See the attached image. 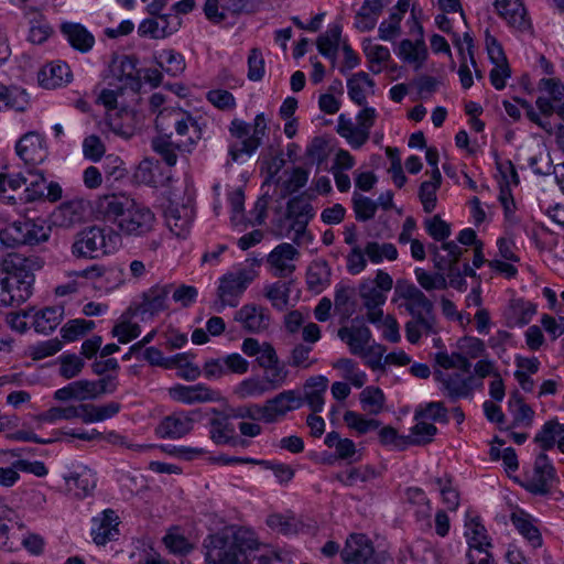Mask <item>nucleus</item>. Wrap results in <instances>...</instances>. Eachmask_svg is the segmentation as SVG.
I'll list each match as a JSON object with an SVG mask.
<instances>
[{
  "label": "nucleus",
  "instance_id": "1",
  "mask_svg": "<svg viewBox=\"0 0 564 564\" xmlns=\"http://www.w3.org/2000/svg\"><path fill=\"white\" fill-rule=\"evenodd\" d=\"M97 218L116 224L129 236H142L153 229L155 217L151 209L124 194L100 196L94 207Z\"/></svg>",
  "mask_w": 564,
  "mask_h": 564
},
{
  "label": "nucleus",
  "instance_id": "2",
  "mask_svg": "<svg viewBox=\"0 0 564 564\" xmlns=\"http://www.w3.org/2000/svg\"><path fill=\"white\" fill-rule=\"evenodd\" d=\"M203 546L206 564H251V553L260 542L252 530L232 525L209 534Z\"/></svg>",
  "mask_w": 564,
  "mask_h": 564
},
{
  "label": "nucleus",
  "instance_id": "3",
  "mask_svg": "<svg viewBox=\"0 0 564 564\" xmlns=\"http://www.w3.org/2000/svg\"><path fill=\"white\" fill-rule=\"evenodd\" d=\"M40 268L39 258L8 253L0 262V306L24 303L32 295L33 272Z\"/></svg>",
  "mask_w": 564,
  "mask_h": 564
},
{
  "label": "nucleus",
  "instance_id": "4",
  "mask_svg": "<svg viewBox=\"0 0 564 564\" xmlns=\"http://www.w3.org/2000/svg\"><path fill=\"white\" fill-rule=\"evenodd\" d=\"M174 127L180 140L178 147L183 151L191 152L192 148L202 139V128L187 111L181 108H163L155 119V128L159 133L170 132Z\"/></svg>",
  "mask_w": 564,
  "mask_h": 564
},
{
  "label": "nucleus",
  "instance_id": "5",
  "mask_svg": "<svg viewBox=\"0 0 564 564\" xmlns=\"http://www.w3.org/2000/svg\"><path fill=\"white\" fill-rule=\"evenodd\" d=\"M50 232L43 219L15 220L0 230V241L8 248L35 246L48 240Z\"/></svg>",
  "mask_w": 564,
  "mask_h": 564
},
{
  "label": "nucleus",
  "instance_id": "6",
  "mask_svg": "<svg viewBox=\"0 0 564 564\" xmlns=\"http://www.w3.org/2000/svg\"><path fill=\"white\" fill-rule=\"evenodd\" d=\"M340 556L345 564H395L389 553H376L371 540L360 533L349 535Z\"/></svg>",
  "mask_w": 564,
  "mask_h": 564
},
{
  "label": "nucleus",
  "instance_id": "7",
  "mask_svg": "<svg viewBox=\"0 0 564 564\" xmlns=\"http://www.w3.org/2000/svg\"><path fill=\"white\" fill-rule=\"evenodd\" d=\"M465 536L469 545L467 553L468 564H491L492 555L489 549L492 546L486 528L480 523L478 517L468 518L465 522Z\"/></svg>",
  "mask_w": 564,
  "mask_h": 564
},
{
  "label": "nucleus",
  "instance_id": "8",
  "mask_svg": "<svg viewBox=\"0 0 564 564\" xmlns=\"http://www.w3.org/2000/svg\"><path fill=\"white\" fill-rule=\"evenodd\" d=\"M106 231V228L91 226L78 232L72 247L73 254L94 259L97 258L99 253H108L109 242L112 240V236L109 234L107 240Z\"/></svg>",
  "mask_w": 564,
  "mask_h": 564
},
{
  "label": "nucleus",
  "instance_id": "9",
  "mask_svg": "<svg viewBox=\"0 0 564 564\" xmlns=\"http://www.w3.org/2000/svg\"><path fill=\"white\" fill-rule=\"evenodd\" d=\"M254 276V271L246 269L224 275L218 286L220 308H224L226 305L232 307L237 306V299L245 292L248 284L253 281Z\"/></svg>",
  "mask_w": 564,
  "mask_h": 564
},
{
  "label": "nucleus",
  "instance_id": "10",
  "mask_svg": "<svg viewBox=\"0 0 564 564\" xmlns=\"http://www.w3.org/2000/svg\"><path fill=\"white\" fill-rule=\"evenodd\" d=\"M395 293L405 300L404 307L413 318L434 316V304L426 295L413 283L406 280H398Z\"/></svg>",
  "mask_w": 564,
  "mask_h": 564
},
{
  "label": "nucleus",
  "instance_id": "11",
  "mask_svg": "<svg viewBox=\"0 0 564 564\" xmlns=\"http://www.w3.org/2000/svg\"><path fill=\"white\" fill-rule=\"evenodd\" d=\"M200 420V411L174 412L165 416L156 427V434L162 438L176 440L187 435L195 422Z\"/></svg>",
  "mask_w": 564,
  "mask_h": 564
},
{
  "label": "nucleus",
  "instance_id": "12",
  "mask_svg": "<svg viewBox=\"0 0 564 564\" xmlns=\"http://www.w3.org/2000/svg\"><path fill=\"white\" fill-rule=\"evenodd\" d=\"M434 376L442 383L447 397L452 401H456L459 398H468L473 394L475 388L482 386V382H477L473 375L464 376L460 372L446 373L437 370Z\"/></svg>",
  "mask_w": 564,
  "mask_h": 564
},
{
  "label": "nucleus",
  "instance_id": "13",
  "mask_svg": "<svg viewBox=\"0 0 564 564\" xmlns=\"http://www.w3.org/2000/svg\"><path fill=\"white\" fill-rule=\"evenodd\" d=\"M173 284H156L150 288L148 291L142 293V302L139 304H134L132 315H142V321L144 316L153 317L159 313L167 310V299L170 293L172 292Z\"/></svg>",
  "mask_w": 564,
  "mask_h": 564
},
{
  "label": "nucleus",
  "instance_id": "14",
  "mask_svg": "<svg viewBox=\"0 0 564 564\" xmlns=\"http://www.w3.org/2000/svg\"><path fill=\"white\" fill-rule=\"evenodd\" d=\"M15 150L28 167H35L47 158V148L43 137L34 131L21 137L15 145Z\"/></svg>",
  "mask_w": 564,
  "mask_h": 564
},
{
  "label": "nucleus",
  "instance_id": "15",
  "mask_svg": "<svg viewBox=\"0 0 564 564\" xmlns=\"http://www.w3.org/2000/svg\"><path fill=\"white\" fill-rule=\"evenodd\" d=\"M554 480H557L556 470L549 456L545 453L539 454L534 462L533 476L525 484V489L534 495H547Z\"/></svg>",
  "mask_w": 564,
  "mask_h": 564
},
{
  "label": "nucleus",
  "instance_id": "16",
  "mask_svg": "<svg viewBox=\"0 0 564 564\" xmlns=\"http://www.w3.org/2000/svg\"><path fill=\"white\" fill-rule=\"evenodd\" d=\"M303 405V398L297 390H284L264 403L265 423H273L288 412L300 409Z\"/></svg>",
  "mask_w": 564,
  "mask_h": 564
},
{
  "label": "nucleus",
  "instance_id": "17",
  "mask_svg": "<svg viewBox=\"0 0 564 564\" xmlns=\"http://www.w3.org/2000/svg\"><path fill=\"white\" fill-rule=\"evenodd\" d=\"M299 257L300 252L293 245L283 242L268 254L267 262L274 270L275 276L286 278L295 271L296 267L292 262Z\"/></svg>",
  "mask_w": 564,
  "mask_h": 564
},
{
  "label": "nucleus",
  "instance_id": "18",
  "mask_svg": "<svg viewBox=\"0 0 564 564\" xmlns=\"http://www.w3.org/2000/svg\"><path fill=\"white\" fill-rule=\"evenodd\" d=\"M216 416L209 420V437L216 445L229 444L232 446H246L247 441L236 435L234 424L228 415L213 410Z\"/></svg>",
  "mask_w": 564,
  "mask_h": 564
},
{
  "label": "nucleus",
  "instance_id": "19",
  "mask_svg": "<svg viewBox=\"0 0 564 564\" xmlns=\"http://www.w3.org/2000/svg\"><path fill=\"white\" fill-rule=\"evenodd\" d=\"M235 321L239 322L248 333H261L268 329L271 319L268 308L246 304L235 313Z\"/></svg>",
  "mask_w": 564,
  "mask_h": 564
},
{
  "label": "nucleus",
  "instance_id": "20",
  "mask_svg": "<svg viewBox=\"0 0 564 564\" xmlns=\"http://www.w3.org/2000/svg\"><path fill=\"white\" fill-rule=\"evenodd\" d=\"M155 17V19H145L140 23L138 28V33L140 36L164 39L176 32L181 25V21L177 15L159 13V15Z\"/></svg>",
  "mask_w": 564,
  "mask_h": 564
},
{
  "label": "nucleus",
  "instance_id": "21",
  "mask_svg": "<svg viewBox=\"0 0 564 564\" xmlns=\"http://www.w3.org/2000/svg\"><path fill=\"white\" fill-rule=\"evenodd\" d=\"M170 397L185 404L202 403L217 400L218 393L205 384H177L169 390Z\"/></svg>",
  "mask_w": 564,
  "mask_h": 564
},
{
  "label": "nucleus",
  "instance_id": "22",
  "mask_svg": "<svg viewBox=\"0 0 564 564\" xmlns=\"http://www.w3.org/2000/svg\"><path fill=\"white\" fill-rule=\"evenodd\" d=\"M359 296L367 308L368 322L372 324L381 322L383 317L381 305L384 304L387 296L369 281H365L359 285Z\"/></svg>",
  "mask_w": 564,
  "mask_h": 564
},
{
  "label": "nucleus",
  "instance_id": "23",
  "mask_svg": "<svg viewBox=\"0 0 564 564\" xmlns=\"http://www.w3.org/2000/svg\"><path fill=\"white\" fill-rule=\"evenodd\" d=\"M165 223L178 238H185L193 220V209L186 205L170 204L164 212Z\"/></svg>",
  "mask_w": 564,
  "mask_h": 564
},
{
  "label": "nucleus",
  "instance_id": "24",
  "mask_svg": "<svg viewBox=\"0 0 564 564\" xmlns=\"http://www.w3.org/2000/svg\"><path fill=\"white\" fill-rule=\"evenodd\" d=\"M93 522L91 534L97 545H105L109 541L117 539L119 534L118 516L113 510L106 509L100 517L94 518Z\"/></svg>",
  "mask_w": 564,
  "mask_h": 564
},
{
  "label": "nucleus",
  "instance_id": "25",
  "mask_svg": "<svg viewBox=\"0 0 564 564\" xmlns=\"http://www.w3.org/2000/svg\"><path fill=\"white\" fill-rule=\"evenodd\" d=\"M535 313L536 306L532 302L523 299H512L505 310L503 316L506 325L513 328L528 325Z\"/></svg>",
  "mask_w": 564,
  "mask_h": 564
},
{
  "label": "nucleus",
  "instance_id": "26",
  "mask_svg": "<svg viewBox=\"0 0 564 564\" xmlns=\"http://www.w3.org/2000/svg\"><path fill=\"white\" fill-rule=\"evenodd\" d=\"M337 335L348 345L352 355L366 357L367 346L371 339V332L367 326H343Z\"/></svg>",
  "mask_w": 564,
  "mask_h": 564
},
{
  "label": "nucleus",
  "instance_id": "27",
  "mask_svg": "<svg viewBox=\"0 0 564 564\" xmlns=\"http://www.w3.org/2000/svg\"><path fill=\"white\" fill-rule=\"evenodd\" d=\"M61 32L70 46L82 53L90 51L95 44L94 35L80 23L64 22L61 25Z\"/></svg>",
  "mask_w": 564,
  "mask_h": 564
},
{
  "label": "nucleus",
  "instance_id": "28",
  "mask_svg": "<svg viewBox=\"0 0 564 564\" xmlns=\"http://www.w3.org/2000/svg\"><path fill=\"white\" fill-rule=\"evenodd\" d=\"M72 72L65 63H52L44 66L39 73V83L43 88L54 89L69 83Z\"/></svg>",
  "mask_w": 564,
  "mask_h": 564
},
{
  "label": "nucleus",
  "instance_id": "29",
  "mask_svg": "<svg viewBox=\"0 0 564 564\" xmlns=\"http://www.w3.org/2000/svg\"><path fill=\"white\" fill-rule=\"evenodd\" d=\"M328 380L324 376L311 377L304 384L303 403L306 402L313 413L323 411L324 393L327 390Z\"/></svg>",
  "mask_w": 564,
  "mask_h": 564
},
{
  "label": "nucleus",
  "instance_id": "30",
  "mask_svg": "<svg viewBox=\"0 0 564 564\" xmlns=\"http://www.w3.org/2000/svg\"><path fill=\"white\" fill-rule=\"evenodd\" d=\"M494 6L510 25L520 30L528 26L527 13L521 0H496Z\"/></svg>",
  "mask_w": 564,
  "mask_h": 564
},
{
  "label": "nucleus",
  "instance_id": "31",
  "mask_svg": "<svg viewBox=\"0 0 564 564\" xmlns=\"http://www.w3.org/2000/svg\"><path fill=\"white\" fill-rule=\"evenodd\" d=\"M64 479L67 490L79 499L89 496L96 487L95 475L88 468H83L80 471H76L70 476H65Z\"/></svg>",
  "mask_w": 564,
  "mask_h": 564
},
{
  "label": "nucleus",
  "instance_id": "32",
  "mask_svg": "<svg viewBox=\"0 0 564 564\" xmlns=\"http://www.w3.org/2000/svg\"><path fill=\"white\" fill-rule=\"evenodd\" d=\"M79 419L84 423L100 422L113 417L120 412L121 404L116 401L108 402L102 405L91 403L79 404Z\"/></svg>",
  "mask_w": 564,
  "mask_h": 564
},
{
  "label": "nucleus",
  "instance_id": "33",
  "mask_svg": "<svg viewBox=\"0 0 564 564\" xmlns=\"http://www.w3.org/2000/svg\"><path fill=\"white\" fill-rule=\"evenodd\" d=\"M107 124L109 129L123 139H130L135 133L134 113L122 109L108 115Z\"/></svg>",
  "mask_w": 564,
  "mask_h": 564
},
{
  "label": "nucleus",
  "instance_id": "34",
  "mask_svg": "<svg viewBox=\"0 0 564 564\" xmlns=\"http://www.w3.org/2000/svg\"><path fill=\"white\" fill-rule=\"evenodd\" d=\"M510 520L518 532L527 539L534 547L541 546L542 536L539 529L534 525L532 517L523 510L511 513Z\"/></svg>",
  "mask_w": 564,
  "mask_h": 564
},
{
  "label": "nucleus",
  "instance_id": "35",
  "mask_svg": "<svg viewBox=\"0 0 564 564\" xmlns=\"http://www.w3.org/2000/svg\"><path fill=\"white\" fill-rule=\"evenodd\" d=\"M64 317L63 306L45 307L33 316V326L37 333L48 334L53 332Z\"/></svg>",
  "mask_w": 564,
  "mask_h": 564
},
{
  "label": "nucleus",
  "instance_id": "36",
  "mask_svg": "<svg viewBox=\"0 0 564 564\" xmlns=\"http://www.w3.org/2000/svg\"><path fill=\"white\" fill-rule=\"evenodd\" d=\"M315 216L312 204L304 197V194L294 196L286 203L285 219L291 224L296 221L310 223Z\"/></svg>",
  "mask_w": 564,
  "mask_h": 564
},
{
  "label": "nucleus",
  "instance_id": "37",
  "mask_svg": "<svg viewBox=\"0 0 564 564\" xmlns=\"http://www.w3.org/2000/svg\"><path fill=\"white\" fill-rule=\"evenodd\" d=\"M152 149L162 158V160L169 165L173 166L176 164L177 154L176 150L183 151L178 147V142L172 141V132H163L152 139Z\"/></svg>",
  "mask_w": 564,
  "mask_h": 564
},
{
  "label": "nucleus",
  "instance_id": "38",
  "mask_svg": "<svg viewBox=\"0 0 564 564\" xmlns=\"http://www.w3.org/2000/svg\"><path fill=\"white\" fill-rule=\"evenodd\" d=\"M398 55L405 62L415 63L419 69L427 57V50L423 39L414 44L411 40H402L399 44Z\"/></svg>",
  "mask_w": 564,
  "mask_h": 564
},
{
  "label": "nucleus",
  "instance_id": "39",
  "mask_svg": "<svg viewBox=\"0 0 564 564\" xmlns=\"http://www.w3.org/2000/svg\"><path fill=\"white\" fill-rule=\"evenodd\" d=\"M132 313L133 306L130 305L128 310L121 315V321L117 323L112 328V336L117 337L121 344L131 341L141 333L140 325L137 323H131L130 321L134 316Z\"/></svg>",
  "mask_w": 564,
  "mask_h": 564
},
{
  "label": "nucleus",
  "instance_id": "40",
  "mask_svg": "<svg viewBox=\"0 0 564 564\" xmlns=\"http://www.w3.org/2000/svg\"><path fill=\"white\" fill-rule=\"evenodd\" d=\"M155 63L162 70L172 77L181 75L186 67L183 55L173 50L162 51L158 56H155Z\"/></svg>",
  "mask_w": 564,
  "mask_h": 564
},
{
  "label": "nucleus",
  "instance_id": "41",
  "mask_svg": "<svg viewBox=\"0 0 564 564\" xmlns=\"http://www.w3.org/2000/svg\"><path fill=\"white\" fill-rule=\"evenodd\" d=\"M354 296L355 289L351 286L339 285L335 290L334 306L343 322L350 318L355 312Z\"/></svg>",
  "mask_w": 564,
  "mask_h": 564
},
{
  "label": "nucleus",
  "instance_id": "42",
  "mask_svg": "<svg viewBox=\"0 0 564 564\" xmlns=\"http://www.w3.org/2000/svg\"><path fill=\"white\" fill-rule=\"evenodd\" d=\"M341 36V26L334 24L317 39L318 52L325 57L335 59L337 56L338 45Z\"/></svg>",
  "mask_w": 564,
  "mask_h": 564
},
{
  "label": "nucleus",
  "instance_id": "43",
  "mask_svg": "<svg viewBox=\"0 0 564 564\" xmlns=\"http://www.w3.org/2000/svg\"><path fill=\"white\" fill-rule=\"evenodd\" d=\"M84 200H69L61 205L56 217L61 220V226L70 227L80 223L85 216Z\"/></svg>",
  "mask_w": 564,
  "mask_h": 564
},
{
  "label": "nucleus",
  "instance_id": "44",
  "mask_svg": "<svg viewBox=\"0 0 564 564\" xmlns=\"http://www.w3.org/2000/svg\"><path fill=\"white\" fill-rule=\"evenodd\" d=\"M365 253L372 263H380L383 259L394 261L398 258V250L393 243L368 241L365 246Z\"/></svg>",
  "mask_w": 564,
  "mask_h": 564
},
{
  "label": "nucleus",
  "instance_id": "45",
  "mask_svg": "<svg viewBox=\"0 0 564 564\" xmlns=\"http://www.w3.org/2000/svg\"><path fill=\"white\" fill-rule=\"evenodd\" d=\"M564 433V425L551 420L544 423L541 431L535 435L534 442L542 448L543 453L552 449L556 443V436Z\"/></svg>",
  "mask_w": 564,
  "mask_h": 564
},
{
  "label": "nucleus",
  "instance_id": "46",
  "mask_svg": "<svg viewBox=\"0 0 564 564\" xmlns=\"http://www.w3.org/2000/svg\"><path fill=\"white\" fill-rule=\"evenodd\" d=\"M29 181L25 184V200L35 202L44 198L46 182L42 172L35 170V167H28Z\"/></svg>",
  "mask_w": 564,
  "mask_h": 564
},
{
  "label": "nucleus",
  "instance_id": "47",
  "mask_svg": "<svg viewBox=\"0 0 564 564\" xmlns=\"http://www.w3.org/2000/svg\"><path fill=\"white\" fill-rule=\"evenodd\" d=\"M364 84L370 88L375 86L373 80L365 72H359L347 80L348 95L350 99L359 106H362L367 102L362 87Z\"/></svg>",
  "mask_w": 564,
  "mask_h": 564
},
{
  "label": "nucleus",
  "instance_id": "48",
  "mask_svg": "<svg viewBox=\"0 0 564 564\" xmlns=\"http://www.w3.org/2000/svg\"><path fill=\"white\" fill-rule=\"evenodd\" d=\"M437 433V427L433 423L419 421L412 429L411 434L406 435L409 446L426 445L433 441Z\"/></svg>",
  "mask_w": 564,
  "mask_h": 564
},
{
  "label": "nucleus",
  "instance_id": "49",
  "mask_svg": "<svg viewBox=\"0 0 564 564\" xmlns=\"http://www.w3.org/2000/svg\"><path fill=\"white\" fill-rule=\"evenodd\" d=\"M435 316H425L420 318H413L405 324V335L406 339L411 344L419 343L421 338V329H424L426 333L435 334Z\"/></svg>",
  "mask_w": 564,
  "mask_h": 564
},
{
  "label": "nucleus",
  "instance_id": "50",
  "mask_svg": "<svg viewBox=\"0 0 564 564\" xmlns=\"http://www.w3.org/2000/svg\"><path fill=\"white\" fill-rule=\"evenodd\" d=\"M270 391V386L264 379L251 377L242 380L235 389V393L240 399L260 397Z\"/></svg>",
  "mask_w": 564,
  "mask_h": 564
},
{
  "label": "nucleus",
  "instance_id": "51",
  "mask_svg": "<svg viewBox=\"0 0 564 564\" xmlns=\"http://www.w3.org/2000/svg\"><path fill=\"white\" fill-rule=\"evenodd\" d=\"M360 403L364 411L370 414H378L384 404L383 392L379 388L367 387L360 393Z\"/></svg>",
  "mask_w": 564,
  "mask_h": 564
},
{
  "label": "nucleus",
  "instance_id": "52",
  "mask_svg": "<svg viewBox=\"0 0 564 564\" xmlns=\"http://www.w3.org/2000/svg\"><path fill=\"white\" fill-rule=\"evenodd\" d=\"M95 327V323L93 321H87L84 318H76L68 321L61 329V334L63 339L66 341H74L79 336H83L90 332Z\"/></svg>",
  "mask_w": 564,
  "mask_h": 564
},
{
  "label": "nucleus",
  "instance_id": "53",
  "mask_svg": "<svg viewBox=\"0 0 564 564\" xmlns=\"http://www.w3.org/2000/svg\"><path fill=\"white\" fill-rule=\"evenodd\" d=\"M58 360V373L64 379H72L77 377L85 367L84 359L75 354H64L59 356Z\"/></svg>",
  "mask_w": 564,
  "mask_h": 564
},
{
  "label": "nucleus",
  "instance_id": "54",
  "mask_svg": "<svg viewBox=\"0 0 564 564\" xmlns=\"http://www.w3.org/2000/svg\"><path fill=\"white\" fill-rule=\"evenodd\" d=\"M344 421L348 427L358 432V434H366L371 430H377L380 426V421L373 419H365L362 415L354 412L346 411Z\"/></svg>",
  "mask_w": 564,
  "mask_h": 564
},
{
  "label": "nucleus",
  "instance_id": "55",
  "mask_svg": "<svg viewBox=\"0 0 564 564\" xmlns=\"http://www.w3.org/2000/svg\"><path fill=\"white\" fill-rule=\"evenodd\" d=\"M80 409L79 405H68L65 408L62 406H53L47 411L39 414L37 420L42 422L53 423L57 420H72L75 417L79 419Z\"/></svg>",
  "mask_w": 564,
  "mask_h": 564
},
{
  "label": "nucleus",
  "instance_id": "56",
  "mask_svg": "<svg viewBox=\"0 0 564 564\" xmlns=\"http://www.w3.org/2000/svg\"><path fill=\"white\" fill-rule=\"evenodd\" d=\"M424 227L426 232L437 241H444L451 236V226L441 218L440 215L425 219Z\"/></svg>",
  "mask_w": 564,
  "mask_h": 564
},
{
  "label": "nucleus",
  "instance_id": "57",
  "mask_svg": "<svg viewBox=\"0 0 564 564\" xmlns=\"http://www.w3.org/2000/svg\"><path fill=\"white\" fill-rule=\"evenodd\" d=\"M290 288L285 283H273L267 288L265 296L271 301L272 305L282 311L289 302Z\"/></svg>",
  "mask_w": 564,
  "mask_h": 564
},
{
  "label": "nucleus",
  "instance_id": "58",
  "mask_svg": "<svg viewBox=\"0 0 564 564\" xmlns=\"http://www.w3.org/2000/svg\"><path fill=\"white\" fill-rule=\"evenodd\" d=\"M378 204L369 197L355 194L354 196V210L356 218L360 221L371 219L377 212Z\"/></svg>",
  "mask_w": 564,
  "mask_h": 564
},
{
  "label": "nucleus",
  "instance_id": "59",
  "mask_svg": "<svg viewBox=\"0 0 564 564\" xmlns=\"http://www.w3.org/2000/svg\"><path fill=\"white\" fill-rule=\"evenodd\" d=\"M106 147L96 134L86 137L83 141V154L86 159L98 162L105 155Z\"/></svg>",
  "mask_w": 564,
  "mask_h": 564
},
{
  "label": "nucleus",
  "instance_id": "60",
  "mask_svg": "<svg viewBox=\"0 0 564 564\" xmlns=\"http://www.w3.org/2000/svg\"><path fill=\"white\" fill-rule=\"evenodd\" d=\"M267 375L264 381L270 386V391L280 389L288 380L289 370L284 364L279 361L278 364L271 365L269 369H265Z\"/></svg>",
  "mask_w": 564,
  "mask_h": 564
},
{
  "label": "nucleus",
  "instance_id": "61",
  "mask_svg": "<svg viewBox=\"0 0 564 564\" xmlns=\"http://www.w3.org/2000/svg\"><path fill=\"white\" fill-rule=\"evenodd\" d=\"M248 79L259 82L264 76V58L261 51L257 47L251 48L248 56Z\"/></svg>",
  "mask_w": 564,
  "mask_h": 564
},
{
  "label": "nucleus",
  "instance_id": "62",
  "mask_svg": "<svg viewBox=\"0 0 564 564\" xmlns=\"http://www.w3.org/2000/svg\"><path fill=\"white\" fill-rule=\"evenodd\" d=\"M379 441L383 446H393L399 451L409 447L406 436L399 435L392 426H384L379 431Z\"/></svg>",
  "mask_w": 564,
  "mask_h": 564
},
{
  "label": "nucleus",
  "instance_id": "63",
  "mask_svg": "<svg viewBox=\"0 0 564 564\" xmlns=\"http://www.w3.org/2000/svg\"><path fill=\"white\" fill-rule=\"evenodd\" d=\"M312 351V347L304 344H297L291 350L288 364L295 368L307 369L314 362L310 360V354Z\"/></svg>",
  "mask_w": 564,
  "mask_h": 564
},
{
  "label": "nucleus",
  "instance_id": "64",
  "mask_svg": "<svg viewBox=\"0 0 564 564\" xmlns=\"http://www.w3.org/2000/svg\"><path fill=\"white\" fill-rule=\"evenodd\" d=\"M260 147V142L251 137L240 139L229 147V155L234 162H237L242 154L252 155Z\"/></svg>",
  "mask_w": 564,
  "mask_h": 564
}]
</instances>
